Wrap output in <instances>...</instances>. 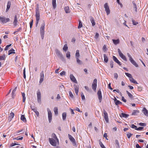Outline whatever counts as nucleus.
Returning a JSON list of instances; mask_svg holds the SVG:
<instances>
[{
  "label": "nucleus",
  "mask_w": 148,
  "mask_h": 148,
  "mask_svg": "<svg viewBox=\"0 0 148 148\" xmlns=\"http://www.w3.org/2000/svg\"><path fill=\"white\" fill-rule=\"evenodd\" d=\"M142 90V88L140 86L138 87V91H140Z\"/></svg>",
  "instance_id": "obj_64"
},
{
  "label": "nucleus",
  "mask_w": 148,
  "mask_h": 148,
  "mask_svg": "<svg viewBox=\"0 0 148 148\" xmlns=\"http://www.w3.org/2000/svg\"><path fill=\"white\" fill-rule=\"evenodd\" d=\"M97 94L98 96V98L99 100V102L101 103V102L102 99V95H101V92L100 90H98Z\"/></svg>",
  "instance_id": "obj_12"
},
{
  "label": "nucleus",
  "mask_w": 148,
  "mask_h": 148,
  "mask_svg": "<svg viewBox=\"0 0 148 148\" xmlns=\"http://www.w3.org/2000/svg\"><path fill=\"white\" fill-rule=\"evenodd\" d=\"M129 80L130 82L134 83H135L136 84H138L137 82L134 80V79L133 78L132 76L131 78H129Z\"/></svg>",
  "instance_id": "obj_28"
},
{
  "label": "nucleus",
  "mask_w": 148,
  "mask_h": 148,
  "mask_svg": "<svg viewBox=\"0 0 148 148\" xmlns=\"http://www.w3.org/2000/svg\"><path fill=\"white\" fill-rule=\"evenodd\" d=\"M66 57L68 58H69L70 57V53L69 51H68L66 54Z\"/></svg>",
  "instance_id": "obj_45"
},
{
  "label": "nucleus",
  "mask_w": 148,
  "mask_h": 148,
  "mask_svg": "<svg viewBox=\"0 0 148 148\" xmlns=\"http://www.w3.org/2000/svg\"><path fill=\"white\" fill-rule=\"evenodd\" d=\"M81 96L82 97V99L83 100H84L85 99V97L82 92L81 93Z\"/></svg>",
  "instance_id": "obj_46"
},
{
  "label": "nucleus",
  "mask_w": 148,
  "mask_h": 148,
  "mask_svg": "<svg viewBox=\"0 0 148 148\" xmlns=\"http://www.w3.org/2000/svg\"><path fill=\"white\" fill-rule=\"evenodd\" d=\"M68 49V47L67 46V45L66 44H65L64 46L63 49L64 51H66Z\"/></svg>",
  "instance_id": "obj_38"
},
{
  "label": "nucleus",
  "mask_w": 148,
  "mask_h": 148,
  "mask_svg": "<svg viewBox=\"0 0 148 148\" xmlns=\"http://www.w3.org/2000/svg\"><path fill=\"white\" fill-rule=\"evenodd\" d=\"M64 10L66 13H68L70 12L69 8L68 6L65 7L64 8Z\"/></svg>",
  "instance_id": "obj_31"
},
{
  "label": "nucleus",
  "mask_w": 148,
  "mask_h": 148,
  "mask_svg": "<svg viewBox=\"0 0 148 148\" xmlns=\"http://www.w3.org/2000/svg\"><path fill=\"white\" fill-rule=\"evenodd\" d=\"M5 58V56L4 55L2 56H0V60H4Z\"/></svg>",
  "instance_id": "obj_49"
},
{
  "label": "nucleus",
  "mask_w": 148,
  "mask_h": 148,
  "mask_svg": "<svg viewBox=\"0 0 148 148\" xmlns=\"http://www.w3.org/2000/svg\"><path fill=\"white\" fill-rule=\"evenodd\" d=\"M14 50L13 49H11L10 50H9L8 51V55H9L12 53L15 54V53L14 52Z\"/></svg>",
  "instance_id": "obj_27"
},
{
  "label": "nucleus",
  "mask_w": 148,
  "mask_h": 148,
  "mask_svg": "<svg viewBox=\"0 0 148 148\" xmlns=\"http://www.w3.org/2000/svg\"><path fill=\"white\" fill-rule=\"evenodd\" d=\"M130 127L136 130V129L137 128V126L134 125V124L132 125H131L130 126Z\"/></svg>",
  "instance_id": "obj_48"
},
{
  "label": "nucleus",
  "mask_w": 148,
  "mask_h": 148,
  "mask_svg": "<svg viewBox=\"0 0 148 148\" xmlns=\"http://www.w3.org/2000/svg\"><path fill=\"white\" fill-rule=\"evenodd\" d=\"M139 125L140 126H145L146 124L145 123H139Z\"/></svg>",
  "instance_id": "obj_63"
},
{
  "label": "nucleus",
  "mask_w": 148,
  "mask_h": 148,
  "mask_svg": "<svg viewBox=\"0 0 148 148\" xmlns=\"http://www.w3.org/2000/svg\"><path fill=\"white\" fill-rule=\"evenodd\" d=\"M52 138H49V140L50 144L52 146H56L57 145H59V141L56 135L53 133L51 134Z\"/></svg>",
  "instance_id": "obj_1"
},
{
  "label": "nucleus",
  "mask_w": 148,
  "mask_h": 148,
  "mask_svg": "<svg viewBox=\"0 0 148 148\" xmlns=\"http://www.w3.org/2000/svg\"><path fill=\"white\" fill-rule=\"evenodd\" d=\"M17 89V87H16L12 91V98H14L15 95V92L16 91Z\"/></svg>",
  "instance_id": "obj_30"
},
{
  "label": "nucleus",
  "mask_w": 148,
  "mask_h": 148,
  "mask_svg": "<svg viewBox=\"0 0 148 148\" xmlns=\"http://www.w3.org/2000/svg\"><path fill=\"white\" fill-rule=\"evenodd\" d=\"M121 100L122 101L125 103L127 101L124 98V97L123 96L122 97Z\"/></svg>",
  "instance_id": "obj_54"
},
{
  "label": "nucleus",
  "mask_w": 148,
  "mask_h": 148,
  "mask_svg": "<svg viewBox=\"0 0 148 148\" xmlns=\"http://www.w3.org/2000/svg\"><path fill=\"white\" fill-rule=\"evenodd\" d=\"M10 19L9 18H6L4 16L2 17L0 16V22L2 23H6L7 22L9 21Z\"/></svg>",
  "instance_id": "obj_4"
},
{
  "label": "nucleus",
  "mask_w": 148,
  "mask_h": 148,
  "mask_svg": "<svg viewBox=\"0 0 148 148\" xmlns=\"http://www.w3.org/2000/svg\"><path fill=\"white\" fill-rule=\"evenodd\" d=\"M112 40L114 44L115 45L119 44L120 42L119 40V39H117L116 40H115L114 39H112Z\"/></svg>",
  "instance_id": "obj_26"
},
{
  "label": "nucleus",
  "mask_w": 148,
  "mask_h": 148,
  "mask_svg": "<svg viewBox=\"0 0 148 148\" xmlns=\"http://www.w3.org/2000/svg\"><path fill=\"white\" fill-rule=\"evenodd\" d=\"M68 136L69 140L73 144V145L74 146L76 145L75 140L74 138L70 134H68Z\"/></svg>",
  "instance_id": "obj_8"
},
{
  "label": "nucleus",
  "mask_w": 148,
  "mask_h": 148,
  "mask_svg": "<svg viewBox=\"0 0 148 148\" xmlns=\"http://www.w3.org/2000/svg\"><path fill=\"white\" fill-rule=\"evenodd\" d=\"M126 92L129 97L131 98H133V95L131 93H130L127 90H126Z\"/></svg>",
  "instance_id": "obj_37"
},
{
  "label": "nucleus",
  "mask_w": 148,
  "mask_h": 148,
  "mask_svg": "<svg viewBox=\"0 0 148 148\" xmlns=\"http://www.w3.org/2000/svg\"><path fill=\"white\" fill-rule=\"evenodd\" d=\"M70 78L71 80L75 83H77V82L76 79L73 74H71L70 76Z\"/></svg>",
  "instance_id": "obj_15"
},
{
  "label": "nucleus",
  "mask_w": 148,
  "mask_h": 148,
  "mask_svg": "<svg viewBox=\"0 0 148 148\" xmlns=\"http://www.w3.org/2000/svg\"><path fill=\"white\" fill-rule=\"evenodd\" d=\"M110 64L111 68H112L113 67V62L112 61H111L110 62Z\"/></svg>",
  "instance_id": "obj_53"
},
{
  "label": "nucleus",
  "mask_w": 148,
  "mask_h": 148,
  "mask_svg": "<svg viewBox=\"0 0 148 148\" xmlns=\"http://www.w3.org/2000/svg\"><path fill=\"white\" fill-rule=\"evenodd\" d=\"M139 111L137 110H134L133 111L132 114V115H137L139 113Z\"/></svg>",
  "instance_id": "obj_22"
},
{
  "label": "nucleus",
  "mask_w": 148,
  "mask_h": 148,
  "mask_svg": "<svg viewBox=\"0 0 148 148\" xmlns=\"http://www.w3.org/2000/svg\"><path fill=\"white\" fill-rule=\"evenodd\" d=\"M11 44H10V45H7L6 47H5V51H6L8 49V48L10 47L11 46Z\"/></svg>",
  "instance_id": "obj_51"
},
{
  "label": "nucleus",
  "mask_w": 148,
  "mask_h": 148,
  "mask_svg": "<svg viewBox=\"0 0 148 148\" xmlns=\"http://www.w3.org/2000/svg\"><path fill=\"white\" fill-rule=\"evenodd\" d=\"M65 73H66L65 71H62L60 73V75L61 76H63L65 75Z\"/></svg>",
  "instance_id": "obj_61"
},
{
  "label": "nucleus",
  "mask_w": 148,
  "mask_h": 148,
  "mask_svg": "<svg viewBox=\"0 0 148 148\" xmlns=\"http://www.w3.org/2000/svg\"><path fill=\"white\" fill-rule=\"evenodd\" d=\"M76 60H77V62L79 64H81V61L80 60H79L78 58H76Z\"/></svg>",
  "instance_id": "obj_57"
},
{
  "label": "nucleus",
  "mask_w": 148,
  "mask_h": 148,
  "mask_svg": "<svg viewBox=\"0 0 148 148\" xmlns=\"http://www.w3.org/2000/svg\"><path fill=\"white\" fill-rule=\"evenodd\" d=\"M33 23V20L32 19V20L30 21L29 23V25H30V28H31L32 27Z\"/></svg>",
  "instance_id": "obj_50"
},
{
  "label": "nucleus",
  "mask_w": 148,
  "mask_h": 148,
  "mask_svg": "<svg viewBox=\"0 0 148 148\" xmlns=\"http://www.w3.org/2000/svg\"><path fill=\"white\" fill-rule=\"evenodd\" d=\"M113 60L117 63L119 66H121V62L118 60L117 58L114 56H113Z\"/></svg>",
  "instance_id": "obj_16"
},
{
  "label": "nucleus",
  "mask_w": 148,
  "mask_h": 148,
  "mask_svg": "<svg viewBox=\"0 0 148 148\" xmlns=\"http://www.w3.org/2000/svg\"><path fill=\"white\" fill-rule=\"evenodd\" d=\"M132 3L133 5V10L135 12H137V5L134 1L132 2Z\"/></svg>",
  "instance_id": "obj_20"
},
{
  "label": "nucleus",
  "mask_w": 148,
  "mask_h": 148,
  "mask_svg": "<svg viewBox=\"0 0 148 148\" xmlns=\"http://www.w3.org/2000/svg\"><path fill=\"white\" fill-rule=\"evenodd\" d=\"M14 113L12 112H11L10 113L9 117L11 118V119H12L13 118V117L14 116Z\"/></svg>",
  "instance_id": "obj_41"
},
{
  "label": "nucleus",
  "mask_w": 148,
  "mask_h": 148,
  "mask_svg": "<svg viewBox=\"0 0 148 148\" xmlns=\"http://www.w3.org/2000/svg\"><path fill=\"white\" fill-rule=\"evenodd\" d=\"M74 87L75 88V91L76 94L77 95H78V93L79 92V87L78 85H74Z\"/></svg>",
  "instance_id": "obj_17"
},
{
  "label": "nucleus",
  "mask_w": 148,
  "mask_h": 148,
  "mask_svg": "<svg viewBox=\"0 0 148 148\" xmlns=\"http://www.w3.org/2000/svg\"><path fill=\"white\" fill-rule=\"evenodd\" d=\"M35 16L36 18V26L37 27L38 25L40 19V12L38 8H37L36 9Z\"/></svg>",
  "instance_id": "obj_3"
},
{
  "label": "nucleus",
  "mask_w": 148,
  "mask_h": 148,
  "mask_svg": "<svg viewBox=\"0 0 148 148\" xmlns=\"http://www.w3.org/2000/svg\"><path fill=\"white\" fill-rule=\"evenodd\" d=\"M48 112V115L49 121V123H51L52 119V113L51 111L49 108H47Z\"/></svg>",
  "instance_id": "obj_6"
},
{
  "label": "nucleus",
  "mask_w": 148,
  "mask_h": 148,
  "mask_svg": "<svg viewBox=\"0 0 148 148\" xmlns=\"http://www.w3.org/2000/svg\"><path fill=\"white\" fill-rule=\"evenodd\" d=\"M114 77L116 78V79H117V78L118 77V75L116 73H114Z\"/></svg>",
  "instance_id": "obj_59"
},
{
  "label": "nucleus",
  "mask_w": 148,
  "mask_h": 148,
  "mask_svg": "<svg viewBox=\"0 0 148 148\" xmlns=\"http://www.w3.org/2000/svg\"><path fill=\"white\" fill-rule=\"evenodd\" d=\"M31 109L33 110L34 112H35L36 111H37L36 109V108H32V106H30Z\"/></svg>",
  "instance_id": "obj_56"
},
{
  "label": "nucleus",
  "mask_w": 148,
  "mask_h": 148,
  "mask_svg": "<svg viewBox=\"0 0 148 148\" xmlns=\"http://www.w3.org/2000/svg\"><path fill=\"white\" fill-rule=\"evenodd\" d=\"M104 60L105 63H107L108 61V58L107 56L105 54H103Z\"/></svg>",
  "instance_id": "obj_25"
},
{
  "label": "nucleus",
  "mask_w": 148,
  "mask_h": 148,
  "mask_svg": "<svg viewBox=\"0 0 148 148\" xmlns=\"http://www.w3.org/2000/svg\"><path fill=\"white\" fill-rule=\"evenodd\" d=\"M99 144L101 148H106V147L104 146V145L101 141H100L99 142Z\"/></svg>",
  "instance_id": "obj_43"
},
{
  "label": "nucleus",
  "mask_w": 148,
  "mask_h": 148,
  "mask_svg": "<svg viewBox=\"0 0 148 148\" xmlns=\"http://www.w3.org/2000/svg\"><path fill=\"white\" fill-rule=\"evenodd\" d=\"M133 134L128 132L127 133V137L128 138H130L131 137L132 135Z\"/></svg>",
  "instance_id": "obj_44"
},
{
  "label": "nucleus",
  "mask_w": 148,
  "mask_h": 148,
  "mask_svg": "<svg viewBox=\"0 0 148 148\" xmlns=\"http://www.w3.org/2000/svg\"><path fill=\"white\" fill-rule=\"evenodd\" d=\"M115 104L116 105H118L119 104H121L122 102L120 101H119L117 100L115 98L114 99Z\"/></svg>",
  "instance_id": "obj_23"
},
{
  "label": "nucleus",
  "mask_w": 148,
  "mask_h": 148,
  "mask_svg": "<svg viewBox=\"0 0 148 148\" xmlns=\"http://www.w3.org/2000/svg\"><path fill=\"white\" fill-rule=\"evenodd\" d=\"M103 113L104 114V117L106 122L107 123H108L109 121V119L107 112L105 110H104L103 111Z\"/></svg>",
  "instance_id": "obj_11"
},
{
  "label": "nucleus",
  "mask_w": 148,
  "mask_h": 148,
  "mask_svg": "<svg viewBox=\"0 0 148 148\" xmlns=\"http://www.w3.org/2000/svg\"><path fill=\"white\" fill-rule=\"evenodd\" d=\"M82 26V24L81 21H79V24L78 26V28L80 29L81 28Z\"/></svg>",
  "instance_id": "obj_42"
},
{
  "label": "nucleus",
  "mask_w": 148,
  "mask_h": 148,
  "mask_svg": "<svg viewBox=\"0 0 148 148\" xmlns=\"http://www.w3.org/2000/svg\"><path fill=\"white\" fill-rule=\"evenodd\" d=\"M125 75L127 76L128 77H129V78H131L132 76V75L130 74V73H125Z\"/></svg>",
  "instance_id": "obj_47"
},
{
  "label": "nucleus",
  "mask_w": 148,
  "mask_h": 148,
  "mask_svg": "<svg viewBox=\"0 0 148 148\" xmlns=\"http://www.w3.org/2000/svg\"><path fill=\"white\" fill-rule=\"evenodd\" d=\"M97 86V79H95L93 80L92 84V89L95 91L96 89Z\"/></svg>",
  "instance_id": "obj_5"
},
{
  "label": "nucleus",
  "mask_w": 148,
  "mask_h": 148,
  "mask_svg": "<svg viewBox=\"0 0 148 148\" xmlns=\"http://www.w3.org/2000/svg\"><path fill=\"white\" fill-rule=\"evenodd\" d=\"M44 79V72L43 71H42L41 73H40V79L39 81V83L40 84H41L42 83Z\"/></svg>",
  "instance_id": "obj_13"
},
{
  "label": "nucleus",
  "mask_w": 148,
  "mask_h": 148,
  "mask_svg": "<svg viewBox=\"0 0 148 148\" xmlns=\"http://www.w3.org/2000/svg\"><path fill=\"white\" fill-rule=\"evenodd\" d=\"M79 51L78 50H77L76 51V53H75V57L76 58H78L79 57Z\"/></svg>",
  "instance_id": "obj_32"
},
{
  "label": "nucleus",
  "mask_w": 148,
  "mask_h": 148,
  "mask_svg": "<svg viewBox=\"0 0 148 148\" xmlns=\"http://www.w3.org/2000/svg\"><path fill=\"white\" fill-rule=\"evenodd\" d=\"M118 51L120 56L124 60L127 61V59L126 57L122 53L119 49H118Z\"/></svg>",
  "instance_id": "obj_9"
},
{
  "label": "nucleus",
  "mask_w": 148,
  "mask_h": 148,
  "mask_svg": "<svg viewBox=\"0 0 148 148\" xmlns=\"http://www.w3.org/2000/svg\"><path fill=\"white\" fill-rule=\"evenodd\" d=\"M21 119L23 122H26V120L25 116L24 115H22L21 116Z\"/></svg>",
  "instance_id": "obj_36"
},
{
  "label": "nucleus",
  "mask_w": 148,
  "mask_h": 148,
  "mask_svg": "<svg viewBox=\"0 0 148 148\" xmlns=\"http://www.w3.org/2000/svg\"><path fill=\"white\" fill-rule=\"evenodd\" d=\"M23 77L25 79L26 78V75H25V68L24 70H23Z\"/></svg>",
  "instance_id": "obj_58"
},
{
  "label": "nucleus",
  "mask_w": 148,
  "mask_h": 148,
  "mask_svg": "<svg viewBox=\"0 0 148 148\" xmlns=\"http://www.w3.org/2000/svg\"><path fill=\"white\" fill-rule=\"evenodd\" d=\"M54 111L55 114L57 115L58 114V109L57 107H55L54 108Z\"/></svg>",
  "instance_id": "obj_34"
},
{
  "label": "nucleus",
  "mask_w": 148,
  "mask_h": 148,
  "mask_svg": "<svg viewBox=\"0 0 148 148\" xmlns=\"http://www.w3.org/2000/svg\"><path fill=\"white\" fill-rule=\"evenodd\" d=\"M142 111L145 115L148 116V111L145 108H143Z\"/></svg>",
  "instance_id": "obj_19"
},
{
  "label": "nucleus",
  "mask_w": 148,
  "mask_h": 148,
  "mask_svg": "<svg viewBox=\"0 0 148 148\" xmlns=\"http://www.w3.org/2000/svg\"><path fill=\"white\" fill-rule=\"evenodd\" d=\"M37 99L38 102H40L41 95V92L39 90H38L37 92Z\"/></svg>",
  "instance_id": "obj_10"
},
{
  "label": "nucleus",
  "mask_w": 148,
  "mask_h": 148,
  "mask_svg": "<svg viewBox=\"0 0 148 148\" xmlns=\"http://www.w3.org/2000/svg\"><path fill=\"white\" fill-rule=\"evenodd\" d=\"M52 4L53 8L55 9L56 7V0H52Z\"/></svg>",
  "instance_id": "obj_29"
},
{
  "label": "nucleus",
  "mask_w": 148,
  "mask_h": 148,
  "mask_svg": "<svg viewBox=\"0 0 148 148\" xmlns=\"http://www.w3.org/2000/svg\"><path fill=\"white\" fill-rule=\"evenodd\" d=\"M132 23L134 25H136L138 24V22H136L133 19H132Z\"/></svg>",
  "instance_id": "obj_40"
},
{
  "label": "nucleus",
  "mask_w": 148,
  "mask_h": 148,
  "mask_svg": "<svg viewBox=\"0 0 148 148\" xmlns=\"http://www.w3.org/2000/svg\"><path fill=\"white\" fill-rule=\"evenodd\" d=\"M90 21L91 23H92V26H94L95 25V20L92 17H91L90 18Z\"/></svg>",
  "instance_id": "obj_24"
},
{
  "label": "nucleus",
  "mask_w": 148,
  "mask_h": 148,
  "mask_svg": "<svg viewBox=\"0 0 148 148\" xmlns=\"http://www.w3.org/2000/svg\"><path fill=\"white\" fill-rule=\"evenodd\" d=\"M23 130V129H22L21 130L17 131L16 132V134L19 133H20V132H22Z\"/></svg>",
  "instance_id": "obj_62"
},
{
  "label": "nucleus",
  "mask_w": 148,
  "mask_h": 148,
  "mask_svg": "<svg viewBox=\"0 0 148 148\" xmlns=\"http://www.w3.org/2000/svg\"><path fill=\"white\" fill-rule=\"evenodd\" d=\"M121 116L123 117L127 118L129 116V115L124 113H122Z\"/></svg>",
  "instance_id": "obj_35"
},
{
  "label": "nucleus",
  "mask_w": 148,
  "mask_h": 148,
  "mask_svg": "<svg viewBox=\"0 0 148 148\" xmlns=\"http://www.w3.org/2000/svg\"><path fill=\"white\" fill-rule=\"evenodd\" d=\"M22 95L23 97V102H24L25 101L26 99V98L25 97V94L24 92H22Z\"/></svg>",
  "instance_id": "obj_39"
},
{
  "label": "nucleus",
  "mask_w": 148,
  "mask_h": 148,
  "mask_svg": "<svg viewBox=\"0 0 148 148\" xmlns=\"http://www.w3.org/2000/svg\"><path fill=\"white\" fill-rule=\"evenodd\" d=\"M69 95L72 98H73V95L72 92L71 91H70L69 92Z\"/></svg>",
  "instance_id": "obj_52"
},
{
  "label": "nucleus",
  "mask_w": 148,
  "mask_h": 148,
  "mask_svg": "<svg viewBox=\"0 0 148 148\" xmlns=\"http://www.w3.org/2000/svg\"><path fill=\"white\" fill-rule=\"evenodd\" d=\"M131 60H130L131 63L133 64L136 67H138V65L137 64V63L134 60L132 59H131Z\"/></svg>",
  "instance_id": "obj_21"
},
{
  "label": "nucleus",
  "mask_w": 148,
  "mask_h": 148,
  "mask_svg": "<svg viewBox=\"0 0 148 148\" xmlns=\"http://www.w3.org/2000/svg\"><path fill=\"white\" fill-rule=\"evenodd\" d=\"M66 112H64L62 114V117L63 120H64L66 119Z\"/></svg>",
  "instance_id": "obj_33"
},
{
  "label": "nucleus",
  "mask_w": 148,
  "mask_h": 148,
  "mask_svg": "<svg viewBox=\"0 0 148 148\" xmlns=\"http://www.w3.org/2000/svg\"><path fill=\"white\" fill-rule=\"evenodd\" d=\"M23 139V137H21L20 138H18V137L14 139L18 140H22Z\"/></svg>",
  "instance_id": "obj_60"
},
{
  "label": "nucleus",
  "mask_w": 148,
  "mask_h": 148,
  "mask_svg": "<svg viewBox=\"0 0 148 148\" xmlns=\"http://www.w3.org/2000/svg\"><path fill=\"white\" fill-rule=\"evenodd\" d=\"M45 23L43 21V23L41 25L40 28V32L42 39H43L44 37V35L45 33Z\"/></svg>",
  "instance_id": "obj_2"
},
{
  "label": "nucleus",
  "mask_w": 148,
  "mask_h": 148,
  "mask_svg": "<svg viewBox=\"0 0 148 148\" xmlns=\"http://www.w3.org/2000/svg\"><path fill=\"white\" fill-rule=\"evenodd\" d=\"M11 5V2L10 1H8V3L7 6V8L6 10V12H8L9 9L10 8Z\"/></svg>",
  "instance_id": "obj_18"
},
{
  "label": "nucleus",
  "mask_w": 148,
  "mask_h": 148,
  "mask_svg": "<svg viewBox=\"0 0 148 148\" xmlns=\"http://www.w3.org/2000/svg\"><path fill=\"white\" fill-rule=\"evenodd\" d=\"M18 23L19 22L18 21H17V16L16 15L14 16V20L13 22V24L14 26H16L18 24Z\"/></svg>",
  "instance_id": "obj_14"
},
{
  "label": "nucleus",
  "mask_w": 148,
  "mask_h": 148,
  "mask_svg": "<svg viewBox=\"0 0 148 148\" xmlns=\"http://www.w3.org/2000/svg\"><path fill=\"white\" fill-rule=\"evenodd\" d=\"M104 8H105V11L107 15H108L110 14V10L107 3H106L104 4Z\"/></svg>",
  "instance_id": "obj_7"
},
{
  "label": "nucleus",
  "mask_w": 148,
  "mask_h": 148,
  "mask_svg": "<svg viewBox=\"0 0 148 148\" xmlns=\"http://www.w3.org/2000/svg\"><path fill=\"white\" fill-rule=\"evenodd\" d=\"M143 129V127H139L138 128L136 129L137 130H141Z\"/></svg>",
  "instance_id": "obj_55"
}]
</instances>
